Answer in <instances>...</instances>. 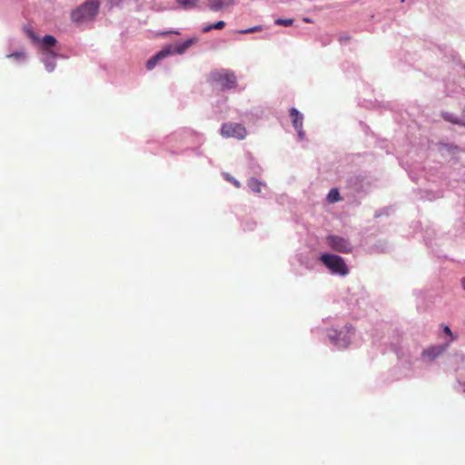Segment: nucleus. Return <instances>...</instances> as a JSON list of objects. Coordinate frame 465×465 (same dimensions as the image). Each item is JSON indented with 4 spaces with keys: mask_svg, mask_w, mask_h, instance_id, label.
<instances>
[{
    "mask_svg": "<svg viewBox=\"0 0 465 465\" xmlns=\"http://www.w3.org/2000/svg\"><path fill=\"white\" fill-rule=\"evenodd\" d=\"M246 129L237 123H225L222 125L221 134L226 138H236L242 140L246 136Z\"/></svg>",
    "mask_w": 465,
    "mask_h": 465,
    "instance_id": "4",
    "label": "nucleus"
},
{
    "mask_svg": "<svg viewBox=\"0 0 465 465\" xmlns=\"http://www.w3.org/2000/svg\"><path fill=\"white\" fill-rule=\"evenodd\" d=\"M157 62H158V60H148L147 63H146V68L148 70L153 69L154 66L156 65Z\"/></svg>",
    "mask_w": 465,
    "mask_h": 465,
    "instance_id": "19",
    "label": "nucleus"
},
{
    "mask_svg": "<svg viewBox=\"0 0 465 465\" xmlns=\"http://www.w3.org/2000/svg\"><path fill=\"white\" fill-rule=\"evenodd\" d=\"M100 3L97 0H87L74 10L71 14L72 20L76 25L89 23L98 14Z\"/></svg>",
    "mask_w": 465,
    "mask_h": 465,
    "instance_id": "1",
    "label": "nucleus"
},
{
    "mask_svg": "<svg viewBox=\"0 0 465 465\" xmlns=\"http://www.w3.org/2000/svg\"><path fill=\"white\" fill-rule=\"evenodd\" d=\"M446 345H435L424 350L421 353L423 358H428L430 361H434L440 355H441L447 349Z\"/></svg>",
    "mask_w": 465,
    "mask_h": 465,
    "instance_id": "7",
    "label": "nucleus"
},
{
    "mask_svg": "<svg viewBox=\"0 0 465 465\" xmlns=\"http://www.w3.org/2000/svg\"><path fill=\"white\" fill-rule=\"evenodd\" d=\"M206 2L212 11L218 12L230 6L233 0H206Z\"/></svg>",
    "mask_w": 465,
    "mask_h": 465,
    "instance_id": "8",
    "label": "nucleus"
},
{
    "mask_svg": "<svg viewBox=\"0 0 465 465\" xmlns=\"http://www.w3.org/2000/svg\"><path fill=\"white\" fill-rule=\"evenodd\" d=\"M225 26V23L223 21H218L214 24H210L203 28V32L207 33L210 32L212 29H223Z\"/></svg>",
    "mask_w": 465,
    "mask_h": 465,
    "instance_id": "13",
    "label": "nucleus"
},
{
    "mask_svg": "<svg viewBox=\"0 0 465 465\" xmlns=\"http://www.w3.org/2000/svg\"><path fill=\"white\" fill-rule=\"evenodd\" d=\"M339 40H340L341 43L347 42V41L350 40V36L348 35H346V34H342V35H340Z\"/></svg>",
    "mask_w": 465,
    "mask_h": 465,
    "instance_id": "21",
    "label": "nucleus"
},
{
    "mask_svg": "<svg viewBox=\"0 0 465 465\" xmlns=\"http://www.w3.org/2000/svg\"><path fill=\"white\" fill-rule=\"evenodd\" d=\"M168 34H178V32H173V31H169V32H162L160 33L161 35H168Z\"/></svg>",
    "mask_w": 465,
    "mask_h": 465,
    "instance_id": "23",
    "label": "nucleus"
},
{
    "mask_svg": "<svg viewBox=\"0 0 465 465\" xmlns=\"http://www.w3.org/2000/svg\"><path fill=\"white\" fill-rule=\"evenodd\" d=\"M178 5L183 9H193L197 6L199 0H176Z\"/></svg>",
    "mask_w": 465,
    "mask_h": 465,
    "instance_id": "12",
    "label": "nucleus"
},
{
    "mask_svg": "<svg viewBox=\"0 0 465 465\" xmlns=\"http://www.w3.org/2000/svg\"><path fill=\"white\" fill-rule=\"evenodd\" d=\"M13 56H17V54H9V55H7V57H8V58H11V57H13Z\"/></svg>",
    "mask_w": 465,
    "mask_h": 465,
    "instance_id": "26",
    "label": "nucleus"
},
{
    "mask_svg": "<svg viewBox=\"0 0 465 465\" xmlns=\"http://www.w3.org/2000/svg\"><path fill=\"white\" fill-rule=\"evenodd\" d=\"M327 199L330 203L338 202L340 200V193L338 189H331L328 193Z\"/></svg>",
    "mask_w": 465,
    "mask_h": 465,
    "instance_id": "14",
    "label": "nucleus"
},
{
    "mask_svg": "<svg viewBox=\"0 0 465 465\" xmlns=\"http://www.w3.org/2000/svg\"><path fill=\"white\" fill-rule=\"evenodd\" d=\"M328 245L335 252L350 253L352 251V245L349 240L339 235H329L326 237Z\"/></svg>",
    "mask_w": 465,
    "mask_h": 465,
    "instance_id": "5",
    "label": "nucleus"
},
{
    "mask_svg": "<svg viewBox=\"0 0 465 465\" xmlns=\"http://www.w3.org/2000/svg\"><path fill=\"white\" fill-rule=\"evenodd\" d=\"M247 184H248L249 188L256 193H261L262 188L263 186H265V183H262L261 181H259L258 179H256L254 177L250 178L247 182Z\"/></svg>",
    "mask_w": 465,
    "mask_h": 465,
    "instance_id": "10",
    "label": "nucleus"
},
{
    "mask_svg": "<svg viewBox=\"0 0 465 465\" xmlns=\"http://www.w3.org/2000/svg\"><path fill=\"white\" fill-rule=\"evenodd\" d=\"M261 30V26H253L248 29L242 30V34H250Z\"/></svg>",
    "mask_w": 465,
    "mask_h": 465,
    "instance_id": "18",
    "label": "nucleus"
},
{
    "mask_svg": "<svg viewBox=\"0 0 465 465\" xmlns=\"http://www.w3.org/2000/svg\"><path fill=\"white\" fill-rule=\"evenodd\" d=\"M54 64L50 65L49 64H46V67L48 68L49 71H52L54 69Z\"/></svg>",
    "mask_w": 465,
    "mask_h": 465,
    "instance_id": "24",
    "label": "nucleus"
},
{
    "mask_svg": "<svg viewBox=\"0 0 465 465\" xmlns=\"http://www.w3.org/2000/svg\"><path fill=\"white\" fill-rule=\"evenodd\" d=\"M463 388H464V391H465V382L463 383Z\"/></svg>",
    "mask_w": 465,
    "mask_h": 465,
    "instance_id": "27",
    "label": "nucleus"
},
{
    "mask_svg": "<svg viewBox=\"0 0 465 465\" xmlns=\"http://www.w3.org/2000/svg\"><path fill=\"white\" fill-rule=\"evenodd\" d=\"M41 45L45 48H50L56 44V39L53 35H45L43 39H40Z\"/></svg>",
    "mask_w": 465,
    "mask_h": 465,
    "instance_id": "11",
    "label": "nucleus"
},
{
    "mask_svg": "<svg viewBox=\"0 0 465 465\" xmlns=\"http://www.w3.org/2000/svg\"><path fill=\"white\" fill-rule=\"evenodd\" d=\"M274 24L277 25H282V26H291L293 24V19L292 18H277L274 21Z\"/></svg>",
    "mask_w": 465,
    "mask_h": 465,
    "instance_id": "16",
    "label": "nucleus"
},
{
    "mask_svg": "<svg viewBox=\"0 0 465 465\" xmlns=\"http://www.w3.org/2000/svg\"><path fill=\"white\" fill-rule=\"evenodd\" d=\"M329 337H330V339H331V342H332L333 344H335L336 346H339V347H344V348H345V347H347V345H348V342H344L343 344H341V343L339 342V341L336 339V337H335V336H333V335H331V334H329Z\"/></svg>",
    "mask_w": 465,
    "mask_h": 465,
    "instance_id": "17",
    "label": "nucleus"
},
{
    "mask_svg": "<svg viewBox=\"0 0 465 465\" xmlns=\"http://www.w3.org/2000/svg\"><path fill=\"white\" fill-rule=\"evenodd\" d=\"M213 81L221 84L223 88H232L234 86L236 78L233 74L227 71H216L211 74Z\"/></svg>",
    "mask_w": 465,
    "mask_h": 465,
    "instance_id": "6",
    "label": "nucleus"
},
{
    "mask_svg": "<svg viewBox=\"0 0 465 465\" xmlns=\"http://www.w3.org/2000/svg\"><path fill=\"white\" fill-rule=\"evenodd\" d=\"M320 259L323 264L331 271V272L341 276H345L349 273L348 267L341 256L323 253Z\"/></svg>",
    "mask_w": 465,
    "mask_h": 465,
    "instance_id": "3",
    "label": "nucleus"
},
{
    "mask_svg": "<svg viewBox=\"0 0 465 465\" xmlns=\"http://www.w3.org/2000/svg\"><path fill=\"white\" fill-rule=\"evenodd\" d=\"M461 286L465 290V278L461 280Z\"/></svg>",
    "mask_w": 465,
    "mask_h": 465,
    "instance_id": "25",
    "label": "nucleus"
},
{
    "mask_svg": "<svg viewBox=\"0 0 465 465\" xmlns=\"http://www.w3.org/2000/svg\"><path fill=\"white\" fill-rule=\"evenodd\" d=\"M443 331L445 334H447L448 336H450L452 340H454V337H453V334H452V331L450 329L449 326H444L443 328Z\"/></svg>",
    "mask_w": 465,
    "mask_h": 465,
    "instance_id": "20",
    "label": "nucleus"
},
{
    "mask_svg": "<svg viewBox=\"0 0 465 465\" xmlns=\"http://www.w3.org/2000/svg\"><path fill=\"white\" fill-rule=\"evenodd\" d=\"M290 116L292 118L293 127L298 131V133L302 134V115L296 108H292L290 110Z\"/></svg>",
    "mask_w": 465,
    "mask_h": 465,
    "instance_id": "9",
    "label": "nucleus"
},
{
    "mask_svg": "<svg viewBox=\"0 0 465 465\" xmlns=\"http://www.w3.org/2000/svg\"><path fill=\"white\" fill-rule=\"evenodd\" d=\"M229 181H231L237 188L241 186V183L237 180L230 179Z\"/></svg>",
    "mask_w": 465,
    "mask_h": 465,
    "instance_id": "22",
    "label": "nucleus"
},
{
    "mask_svg": "<svg viewBox=\"0 0 465 465\" xmlns=\"http://www.w3.org/2000/svg\"><path fill=\"white\" fill-rule=\"evenodd\" d=\"M198 41L197 37H191L182 42H176L172 45H165L151 58H166L173 55H183L186 51Z\"/></svg>",
    "mask_w": 465,
    "mask_h": 465,
    "instance_id": "2",
    "label": "nucleus"
},
{
    "mask_svg": "<svg viewBox=\"0 0 465 465\" xmlns=\"http://www.w3.org/2000/svg\"><path fill=\"white\" fill-rule=\"evenodd\" d=\"M25 32L26 35L32 40L35 44L40 43V38L36 35V34L34 32V30L30 27H25Z\"/></svg>",
    "mask_w": 465,
    "mask_h": 465,
    "instance_id": "15",
    "label": "nucleus"
}]
</instances>
